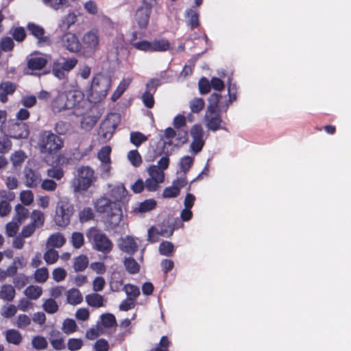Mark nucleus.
I'll return each instance as SVG.
<instances>
[{
    "mask_svg": "<svg viewBox=\"0 0 351 351\" xmlns=\"http://www.w3.org/2000/svg\"><path fill=\"white\" fill-rule=\"evenodd\" d=\"M222 99V95L217 93H213L208 99L209 104L205 112L204 121L206 127L210 130L216 131L221 128L222 119L218 110L226 111L228 108L227 101L223 104Z\"/></svg>",
    "mask_w": 351,
    "mask_h": 351,
    "instance_id": "f257e3e1",
    "label": "nucleus"
},
{
    "mask_svg": "<svg viewBox=\"0 0 351 351\" xmlns=\"http://www.w3.org/2000/svg\"><path fill=\"white\" fill-rule=\"evenodd\" d=\"M97 212L105 214L108 222L112 226H117L121 221L122 210L119 204L106 197L98 199L95 203Z\"/></svg>",
    "mask_w": 351,
    "mask_h": 351,
    "instance_id": "f03ea898",
    "label": "nucleus"
},
{
    "mask_svg": "<svg viewBox=\"0 0 351 351\" xmlns=\"http://www.w3.org/2000/svg\"><path fill=\"white\" fill-rule=\"evenodd\" d=\"M97 180L93 168L82 166L77 169V177L72 180V187L75 192L86 191Z\"/></svg>",
    "mask_w": 351,
    "mask_h": 351,
    "instance_id": "7ed1b4c3",
    "label": "nucleus"
},
{
    "mask_svg": "<svg viewBox=\"0 0 351 351\" xmlns=\"http://www.w3.org/2000/svg\"><path fill=\"white\" fill-rule=\"evenodd\" d=\"M63 145L61 138L51 131H43L40 134L38 146L43 154H56L63 147Z\"/></svg>",
    "mask_w": 351,
    "mask_h": 351,
    "instance_id": "20e7f679",
    "label": "nucleus"
},
{
    "mask_svg": "<svg viewBox=\"0 0 351 351\" xmlns=\"http://www.w3.org/2000/svg\"><path fill=\"white\" fill-rule=\"evenodd\" d=\"M75 212L74 206L66 197L61 198L56 204L54 221L60 227H66L69 224L71 218Z\"/></svg>",
    "mask_w": 351,
    "mask_h": 351,
    "instance_id": "39448f33",
    "label": "nucleus"
},
{
    "mask_svg": "<svg viewBox=\"0 0 351 351\" xmlns=\"http://www.w3.org/2000/svg\"><path fill=\"white\" fill-rule=\"evenodd\" d=\"M111 86V79L104 75H97L92 80L90 95L95 102L104 99Z\"/></svg>",
    "mask_w": 351,
    "mask_h": 351,
    "instance_id": "423d86ee",
    "label": "nucleus"
},
{
    "mask_svg": "<svg viewBox=\"0 0 351 351\" xmlns=\"http://www.w3.org/2000/svg\"><path fill=\"white\" fill-rule=\"evenodd\" d=\"M86 237L95 250L107 254L112 250L113 243L111 240L97 229H89L86 232Z\"/></svg>",
    "mask_w": 351,
    "mask_h": 351,
    "instance_id": "0eeeda50",
    "label": "nucleus"
},
{
    "mask_svg": "<svg viewBox=\"0 0 351 351\" xmlns=\"http://www.w3.org/2000/svg\"><path fill=\"white\" fill-rule=\"evenodd\" d=\"M100 36L99 30L93 29L84 33L82 38L81 50L83 53L91 56L99 49Z\"/></svg>",
    "mask_w": 351,
    "mask_h": 351,
    "instance_id": "6e6552de",
    "label": "nucleus"
},
{
    "mask_svg": "<svg viewBox=\"0 0 351 351\" xmlns=\"http://www.w3.org/2000/svg\"><path fill=\"white\" fill-rule=\"evenodd\" d=\"M75 97L73 92H59L51 103L53 111L60 112L73 108L75 105Z\"/></svg>",
    "mask_w": 351,
    "mask_h": 351,
    "instance_id": "1a4fd4ad",
    "label": "nucleus"
},
{
    "mask_svg": "<svg viewBox=\"0 0 351 351\" xmlns=\"http://www.w3.org/2000/svg\"><path fill=\"white\" fill-rule=\"evenodd\" d=\"M58 43L72 53L81 50V43L77 35L71 32H66L59 36Z\"/></svg>",
    "mask_w": 351,
    "mask_h": 351,
    "instance_id": "9d476101",
    "label": "nucleus"
},
{
    "mask_svg": "<svg viewBox=\"0 0 351 351\" xmlns=\"http://www.w3.org/2000/svg\"><path fill=\"white\" fill-rule=\"evenodd\" d=\"M190 134L192 137V142L190 145V150L194 154H197L202 149L204 143V132L199 124H195L190 130Z\"/></svg>",
    "mask_w": 351,
    "mask_h": 351,
    "instance_id": "9b49d317",
    "label": "nucleus"
},
{
    "mask_svg": "<svg viewBox=\"0 0 351 351\" xmlns=\"http://www.w3.org/2000/svg\"><path fill=\"white\" fill-rule=\"evenodd\" d=\"M8 132L11 138L16 139L26 138L29 136L28 126L23 122L10 123Z\"/></svg>",
    "mask_w": 351,
    "mask_h": 351,
    "instance_id": "f8f14e48",
    "label": "nucleus"
},
{
    "mask_svg": "<svg viewBox=\"0 0 351 351\" xmlns=\"http://www.w3.org/2000/svg\"><path fill=\"white\" fill-rule=\"evenodd\" d=\"M27 29L30 33L37 39V43L40 47L49 45L51 43L50 38L48 36H45V31L43 27L34 23H29Z\"/></svg>",
    "mask_w": 351,
    "mask_h": 351,
    "instance_id": "ddd939ff",
    "label": "nucleus"
},
{
    "mask_svg": "<svg viewBox=\"0 0 351 351\" xmlns=\"http://www.w3.org/2000/svg\"><path fill=\"white\" fill-rule=\"evenodd\" d=\"M152 7V5H145L143 3V5L136 11L134 19L140 28L143 29L147 26Z\"/></svg>",
    "mask_w": 351,
    "mask_h": 351,
    "instance_id": "4468645a",
    "label": "nucleus"
},
{
    "mask_svg": "<svg viewBox=\"0 0 351 351\" xmlns=\"http://www.w3.org/2000/svg\"><path fill=\"white\" fill-rule=\"evenodd\" d=\"M24 176L25 178V184L30 188L36 187L41 182L40 173L31 168L25 167L24 169Z\"/></svg>",
    "mask_w": 351,
    "mask_h": 351,
    "instance_id": "2eb2a0df",
    "label": "nucleus"
},
{
    "mask_svg": "<svg viewBox=\"0 0 351 351\" xmlns=\"http://www.w3.org/2000/svg\"><path fill=\"white\" fill-rule=\"evenodd\" d=\"M118 245L121 250L129 254H134L138 250V245L135 239L130 236L121 238Z\"/></svg>",
    "mask_w": 351,
    "mask_h": 351,
    "instance_id": "dca6fc26",
    "label": "nucleus"
},
{
    "mask_svg": "<svg viewBox=\"0 0 351 351\" xmlns=\"http://www.w3.org/2000/svg\"><path fill=\"white\" fill-rule=\"evenodd\" d=\"M164 137L167 140H171L173 138H176V140L184 144L188 141V132L186 130H178L177 131L172 128H167L164 131Z\"/></svg>",
    "mask_w": 351,
    "mask_h": 351,
    "instance_id": "f3484780",
    "label": "nucleus"
},
{
    "mask_svg": "<svg viewBox=\"0 0 351 351\" xmlns=\"http://www.w3.org/2000/svg\"><path fill=\"white\" fill-rule=\"evenodd\" d=\"M128 191L122 184L113 186L109 192V195L114 202L124 203L127 199Z\"/></svg>",
    "mask_w": 351,
    "mask_h": 351,
    "instance_id": "a211bd4d",
    "label": "nucleus"
},
{
    "mask_svg": "<svg viewBox=\"0 0 351 351\" xmlns=\"http://www.w3.org/2000/svg\"><path fill=\"white\" fill-rule=\"evenodd\" d=\"M16 90V84L5 81L0 83V101L2 103L8 101V95H12Z\"/></svg>",
    "mask_w": 351,
    "mask_h": 351,
    "instance_id": "6ab92c4d",
    "label": "nucleus"
},
{
    "mask_svg": "<svg viewBox=\"0 0 351 351\" xmlns=\"http://www.w3.org/2000/svg\"><path fill=\"white\" fill-rule=\"evenodd\" d=\"M16 295L14 287L9 284H4L0 288V299L3 301L12 302Z\"/></svg>",
    "mask_w": 351,
    "mask_h": 351,
    "instance_id": "aec40b11",
    "label": "nucleus"
},
{
    "mask_svg": "<svg viewBox=\"0 0 351 351\" xmlns=\"http://www.w3.org/2000/svg\"><path fill=\"white\" fill-rule=\"evenodd\" d=\"M5 337L9 343L19 346L23 340L21 333L16 329H8L5 332Z\"/></svg>",
    "mask_w": 351,
    "mask_h": 351,
    "instance_id": "412c9836",
    "label": "nucleus"
},
{
    "mask_svg": "<svg viewBox=\"0 0 351 351\" xmlns=\"http://www.w3.org/2000/svg\"><path fill=\"white\" fill-rule=\"evenodd\" d=\"M67 302L72 305L80 304L83 297L77 289H71L66 292Z\"/></svg>",
    "mask_w": 351,
    "mask_h": 351,
    "instance_id": "4be33fe9",
    "label": "nucleus"
},
{
    "mask_svg": "<svg viewBox=\"0 0 351 351\" xmlns=\"http://www.w3.org/2000/svg\"><path fill=\"white\" fill-rule=\"evenodd\" d=\"M66 242L64 236L60 233L56 232L51 234L47 239V247H61Z\"/></svg>",
    "mask_w": 351,
    "mask_h": 351,
    "instance_id": "5701e85b",
    "label": "nucleus"
},
{
    "mask_svg": "<svg viewBox=\"0 0 351 351\" xmlns=\"http://www.w3.org/2000/svg\"><path fill=\"white\" fill-rule=\"evenodd\" d=\"M87 304L95 308H99L104 306V298L102 295L94 293L88 294L85 298Z\"/></svg>",
    "mask_w": 351,
    "mask_h": 351,
    "instance_id": "b1692460",
    "label": "nucleus"
},
{
    "mask_svg": "<svg viewBox=\"0 0 351 351\" xmlns=\"http://www.w3.org/2000/svg\"><path fill=\"white\" fill-rule=\"evenodd\" d=\"M15 214L13 217L14 221H16L19 223H21L23 221L29 217V212L23 205L18 204L14 208Z\"/></svg>",
    "mask_w": 351,
    "mask_h": 351,
    "instance_id": "393cba45",
    "label": "nucleus"
},
{
    "mask_svg": "<svg viewBox=\"0 0 351 351\" xmlns=\"http://www.w3.org/2000/svg\"><path fill=\"white\" fill-rule=\"evenodd\" d=\"M25 295L30 300H36L43 294V289L37 285H29L24 290Z\"/></svg>",
    "mask_w": 351,
    "mask_h": 351,
    "instance_id": "a878e982",
    "label": "nucleus"
},
{
    "mask_svg": "<svg viewBox=\"0 0 351 351\" xmlns=\"http://www.w3.org/2000/svg\"><path fill=\"white\" fill-rule=\"evenodd\" d=\"M47 60L41 56H34L27 61V66L32 70H40L46 65Z\"/></svg>",
    "mask_w": 351,
    "mask_h": 351,
    "instance_id": "bb28decb",
    "label": "nucleus"
},
{
    "mask_svg": "<svg viewBox=\"0 0 351 351\" xmlns=\"http://www.w3.org/2000/svg\"><path fill=\"white\" fill-rule=\"evenodd\" d=\"M77 19V16L74 12H69L62 18L59 27L63 30H68L71 26L76 23Z\"/></svg>",
    "mask_w": 351,
    "mask_h": 351,
    "instance_id": "cd10ccee",
    "label": "nucleus"
},
{
    "mask_svg": "<svg viewBox=\"0 0 351 351\" xmlns=\"http://www.w3.org/2000/svg\"><path fill=\"white\" fill-rule=\"evenodd\" d=\"M132 80L130 78L123 79L119 86H117L116 90L114 92L111 97V99L113 101H116L121 95L125 92V90L128 88L129 85L131 83Z\"/></svg>",
    "mask_w": 351,
    "mask_h": 351,
    "instance_id": "c85d7f7f",
    "label": "nucleus"
},
{
    "mask_svg": "<svg viewBox=\"0 0 351 351\" xmlns=\"http://www.w3.org/2000/svg\"><path fill=\"white\" fill-rule=\"evenodd\" d=\"M148 173L150 178H153L160 183L164 181L165 173L162 169H160L156 165H152L148 168Z\"/></svg>",
    "mask_w": 351,
    "mask_h": 351,
    "instance_id": "c756f323",
    "label": "nucleus"
},
{
    "mask_svg": "<svg viewBox=\"0 0 351 351\" xmlns=\"http://www.w3.org/2000/svg\"><path fill=\"white\" fill-rule=\"evenodd\" d=\"M88 258L86 255H80L76 257L73 263V268L75 271H82L86 269L88 265Z\"/></svg>",
    "mask_w": 351,
    "mask_h": 351,
    "instance_id": "7c9ffc66",
    "label": "nucleus"
},
{
    "mask_svg": "<svg viewBox=\"0 0 351 351\" xmlns=\"http://www.w3.org/2000/svg\"><path fill=\"white\" fill-rule=\"evenodd\" d=\"M42 307L49 314L56 313L59 309L58 303L53 298L43 300Z\"/></svg>",
    "mask_w": 351,
    "mask_h": 351,
    "instance_id": "2f4dec72",
    "label": "nucleus"
},
{
    "mask_svg": "<svg viewBox=\"0 0 351 351\" xmlns=\"http://www.w3.org/2000/svg\"><path fill=\"white\" fill-rule=\"evenodd\" d=\"M186 16L187 25L191 29L197 27L199 25V14L196 11L193 10H189L186 12Z\"/></svg>",
    "mask_w": 351,
    "mask_h": 351,
    "instance_id": "473e14b6",
    "label": "nucleus"
},
{
    "mask_svg": "<svg viewBox=\"0 0 351 351\" xmlns=\"http://www.w3.org/2000/svg\"><path fill=\"white\" fill-rule=\"evenodd\" d=\"M31 223L36 228L43 226L45 222V215L43 212L38 210H34L31 213Z\"/></svg>",
    "mask_w": 351,
    "mask_h": 351,
    "instance_id": "72a5a7b5",
    "label": "nucleus"
},
{
    "mask_svg": "<svg viewBox=\"0 0 351 351\" xmlns=\"http://www.w3.org/2000/svg\"><path fill=\"white\" fill-rule=\"evenodd\" d=\"M170 44L167 40H154L152 42V51H165L169 49Z\"/></svg>",
    "mask_w": 351,
    "mask_h": 351,
    "instance_id": "f704fd0d",
    "label": "nucleus"
},
{
    "mask_svg": "<svg viewBox=\"0 0 351 351\" xmlns=\"http://www.w3.org/2000/svg\"><path fill=\"white\" fill-rule=\"evenodd\" d=\"M148 138L140 132H132L130 136V141L136 147H139L142 143L146 142Z\"/></svg>",
    "mask_w": 351,
    "mask_h": 351,
    "instance_id": "c9c22d12",
    "label": "nucleus"
},
{
    "mask_svg": "<svg viewBox=\"0 0 351 351\" xmlns=\"http://www.w3.org/2000/svg\"><path fill=\"white\" fill-rule=\"evenodd\" d=\"M123 263H124L126 270L130 274H136L140 270V265L132 257L125 258L123 261Z\"/></svg>",
    "mask_w": 351,
    "mask_h": 351,
    "instance_id": "e433bc0d",
    "label": "nucleus"
},
{
    "mask_svg": "<svg viewBox=\"0 0 351 351\" xmlns=\"http://www.w3.org/2000/svg\"><path fill=\"white\" fill-rule=\"evenodd\" d=\"M56 62L65 72H69L75 66L77 60L76 58H73L69 59H62L56 61Z\"/></svg>",
    "mask_w": 351,
    "mask_h": 351,
    "instance_id": "4c0bfd02",
    "label": "nucleus"
},
{
    "mask_svg": "<svg viewBox=\"0 0 351 351\" xmlns=\"http://www.w3.org/2000/svg\"><path fill=\"white\" fill-rule=\"evenodd\" d=\"M123 291L125 292L128 298L136 300L140 295V290L138 287L128 284L123 287Z\"/></svg>",
    "mask_w": 351,
    "mask_h": 351,
    "instance_id": "58836bf2",
    "label": "nucleus"
},
{
    "mask_svg": "<svg viewBox=\"0 0 351 351\" xmlns=\"http://www.w3.org/2000/svg\"><path fill=\"white\" fill-rule=\"evenodd\" d=\"M205 102L202 98H194L189 102V108L192 112L199 113L204 108Z\"/></svg>",
    "mask_w": 351,
    "mask_h": 351,
    "instance_id": "ea45409f",
    "label": "nucleus"
},
{
    "mask_svg": "<svg viewBox=\"0 0 351 351\" xmlns=\"http://www.w3.org/2000/svg\"><path fill=\"white\" fill-rule=\"evenodd\" d=\"M127 158L134 167H139L142 163V158L136 149L130 151Z\"/></svg>",
    "mask_w": 351,
    "mask_h": 351,
    "instance_id": "a19ab883",
    "label": "nucleus"
},
{
    "mask_svg": "<svg viewBox=\"0 0 351 351\" xmlns=\"http://www.w3.org/2000/svg\"><path fill=\"white\" fill-rule=\"evenodd\" d=\"M26 158L27 156L25 153L21 150H19L16 151L14 154H12L10 160L13 166L18 167L22 165Z\"/></svg>",
    "mask_w": 351,
    "mask_h": 351,
    "instance_id": "79ce46f5",
    "label": "nucleus"
},
{
    "mask_svg": "<svg viewBox=\"0 0 351 351\" xmlns=\"http://www.w3.org/2000/svg\"><path fill=\"white\" fill-rule=\"evenodd\" d=\"M58 258V252L52 248L47 250L43 255L44 260L49 265L54 264Z\"/></svg>",
    "mask_w": 351,
    "mask_h": 351,
    "instance_id": "37998d69",
    "label": "nucleus"
},
{
    "mask_svg": "<svg viewBox=\"0 0 351 351\" xmlns=\"http://www.w3.org/2000/svg\"><path fill=\"white\" fill-rule=\"evenodd\" d=\"M17 307L14 304L4 305L1 308V315L4 318H10L16 315Z\"/></svg>",
    "mask_w": 351,
    "mask_h": 351,
    "instance_id": "c03bdc74",
    "label": "nucleus"
},
{
    "mask_svg": "<svg viewBox=\"0 0 351 351\" xmlns=\"http://www.w3.org/2000/svg\"><path fill=\"white\" fill-rule=\"evenodd\" d=\"M32 322L31 318L25 314H20L16 317L14 325L19 328H25L30 325Z\"/></svg>",
    "mask_w": 351,
    "mask_h": 351,
    "instance_id": "a18cd8bd",
    "label": "nucleus"
},
{
    "mask_svg": "<svg viewBox=\"0 0 351 351\" xmlns=\"http://www.w3.org/2000/svg\"><path fill=\"white\" fill-rule=\"evenodd\" d=\"M77 328L76 323L73 319H66L62 324V330L65 334L69 335L76 331Z\"/></svg>",
    "mask_w": 351,
    "mask_h": 351,
    "instance_id": "49530a36",
    "label": "nucleus"
},
{
    "mask_svg": "<svg viewBox=\"0 0 351 351\" xmlns=\"http://www.w3.org/2000/svg\"><path fill=\"white\" fill-rule=\"evenodd\" d=\"M49 272L46 267H42L36 270L34 273V279L39 283H43L47 280Z\"/></svg>",
    "mask_w": 351,
    "mask_h": 351,
    "instance_id": "de8ad7c7",
    "label": "nucleus"
},
{
    "mask_svg": "<svg viewBox=\"0 0 351 351\" xmlns=\"http://www.w3.org/2000/svg\"><path fill=\"white\" fill-rule=\"evenodd\" d=\"M71 241L75 248H80L84 243V238L83 234L78 232H73L71 236Z\"/></svg>",
    "mask_w": 351,
    "mask_h": 351,
    "instance_id": "09e8293b",
    "label": "nucleus"
},
{
    "mask_svg": "<svg viewBox=\"0 0 351 351\" xmlns=\"http://www.w3.org/2000/svg\"><path fill=\"white\" fill-rule=\"evenodd\" d=\"M10 33L17 42L23 41L26 36L25 31L21 27L12 28Z\"/></svg>",
    "mask_w": 351,
    "mask_h": 351,
    "instance_id": "8fccbe9b",
    "label": "nucleus"
},
{
    "mask_svg": "<svg viewBox=\"0 0 351 351\" xmlns=\"http://www.w3.org/2000/svg\"><path fill=\"white\" fill-rule=\"evenodd\" d=\"M20 200L25 206L31 205L34 202V194L29 190H25L20 193Z\"/></svg>",
    "mask_w": 351,
    "mask_h": 351,
    "instance_id": "3c124183",
    "label": "nucleus"
},
{
    "mask_svg": "<svg viewBox=\"0 0 351 351\" xmlns=\"http://www.w3.org/2000/svg\"><path fill=\"white\" fill-rule=\"evenodd\" d=\"M32 346L36 350H43L47 347V339L42 336H36L32 341Z\"/></svg>",
    "mask_w": 351,
    "mask_h": 351,
    "instance_id": "603ef678",
    "label": "nucleus"
},
{
    "mask_svg": "<svg viewBox=\"0 0 351 351\" xmlns=\"http://www.w3.org/2000/svg\"><path fill=\"white\" fill-rule=\"evenodd\" d=\"M173 245L169 241H163L159 246V252L164 256H169L173 251Z\"/></svg>",
    "mask_w": 351,
    "mask_h": 351,
    "instance_id": "864d4df0",
    "label": "nucleus"
},
{
    "mask_svg": "<svg viewBox=\"0 0 351 351\" xmlns=\"http://www.w3.org/2000/svg\"><path fill=\"white\" fill-rule=\"evenodd\" d=\"M110 152L111 148L109 146H104L100 149V151L98 152L97 157L101 162H110Z\"/></svg>",
    "mask_w": 351,
    "mask_h": 351,
    "instance_id": "5fc2aeb1",
    "label": "nucleus"
},
{
    "mask_svg": "<svg viewBox=\"0 0 351 351\" xmlns=\"http://www.w3.org/2000/svg\"><path fill=\"white\" fill-rule=\"evenodd\" d=\"M102 325L106 328H110L116 324L115 317L110 313L104 314L101 316Z\"/></svg>",
    "mask_w": 351,
    "mask_h": 351,
    "instance_id": "6e6d98bb",
    "label": "nucleus"
},
{
    "mask_svg": "<svg viewBox=\"0 0 351 351\" xmlns=\"http://www.w3.org/2000/svg\"><path fill=\"white\" fill-rule=\"evenodd\" d=\"M20 225L21 223H19L16 221H14V219L12 220V221L8 223L5 226L6 233L8 236L10 237H14L19 229Z\"/></svg>",
    "mask_w": 351,
    "mask_h": 351,
    "instance_id": "4d7b16f0",
    "label": "nucleus"
},
{
    "mask_svg": "<svg viewBox=\"0 0 351 351\" xmlns=\"http://www.w3.org/2000/svg\"><path fill=\"white\" fill-rule=\"evenodd\" d=\"M40 187L42 189L47 191H54L57 188V183L51 179L41 180Z\"/></svg>",
    "mask_w": 351,
    "mask_h": 351,
    "instance_id": "13d9d810",
    "label": "nucleus"
},
{
    "mask_svg": "<svg viewBox=\"0 0 351 351\" xmlns=\"http://www.w3.org/2000/svg\"><path fill=\"white\" fill-rule=\"evenodd\" d=\"M14 43L10 37H4L0 42V48L3 51H12L14 48Z\"/></svg>",
    "mask_w": 351,
    "mask_h": 351,
    "instance_id": "bf43d9fd",
    "label": "nucleus"
},
{
    "mask_svg": "<svg viewBox=\"0 0 351 351\" xmlns=\"http://www.w3.org/2000/svg\"><path fill=\"white\" fill-rule=\"evenodd\" d=\"M49 178L60 180L64 176V171L60 167H51L47 171Z\"/></svg>",
    "mask_w": 351,
    "mask_h": 351,
    "instance_id": "052dcab7",
    "label": "nucleus"
},
{
    "mask_svg": "<svg viewBox=\"0 0 351 351\" xmlns=\"http://www.w3.org/2000/svg\"><path fill=\"white\" fill-rule=\"evenodd\" d=\"M194 159L191 156H184L180 160V168L183 171V175H185L186 172L191 168L192 164L193 163Z\"/></svg>",
    "mask_w": 351,
    "mask_h": 351,
    "instance_id": "680f3d73",
    "label": "nucleus"
},
{
    "mask_svg": "<svg viewBox=\"0 0 351 351\" xmlns=\"http://www.w3.org/2000/svg\"><path fill=\"white\" fill-rule=\"evenodd\" d=\"M131 45L138 50L152 51V42L142 40L140 42H132Z\"/></svg>",
    "mask_w": 351,
    "mask_h": 351,
    "instance_id": "e2e57ef3",
    "label": "nucleus"
},
{
    "mask_svg": "<svg viewBox=\"0 0 351 351\" xmlns=\"http://www.w3.org/2000/svg\"><path fill=\"white\" fill-rule=\"evenodd\" d=\"M45 5L54 10H58L64 6H67V0H43Z\"/></svg>",
    "mask_w": 351,
    "mask_h": 351,
    "instance_id": "0e129e2a",
    "label": "nucleus"
},
{
    "mask_svg": "<svg viewBox=\"0 0 351 351\" xmlns=\"http://www.w3.org/2000/svg\"><path fill=\"white\" fill-rule=\"evenodd\" d=\"M83 346V341L80 339H69L68 340L67 346L68 349L71 351L79 350Z\"/></svg>",
    "mask_w": 351,
    "mask_h": 351,
    "instance_id": "69168bd1",
    "label": "nucleus"
},
{
    "mask_svg": "<svg viewBox=\"0 0 351 351\" xmlns=\"http://www.w3.org/2000/svg\"><path fill=\"white\" fill-rule=\"evenodd\" d=\"M20 102L25 108H32L36 105L37 99L34 95H25L22 97Z\"/></svg>",
    "mask_w": 351,
    "mask_h": 351,
    "instance_id": "338daca9",
    "label": "nucleus"
},
{
    "mask_svg": "<svg viewBox=\"0 0 351 351\" xmlns=\"http://www.w3.org/2000/svg\"><path fill=\"white\" fill-rule=\"evenodd\" d=\"M170 342L166 336H163L159 343V346L150 350V351H168Z\"/></svg>",
    "mask_w": 351,
    "mask_h": 351,
    "instance_id": "774afa93",
    "label": "nucleus"
}]
</instances>
